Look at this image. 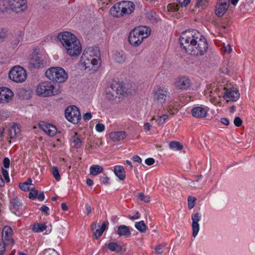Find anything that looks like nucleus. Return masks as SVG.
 Instances as JSON below:
<instances>
[{
    "instance_id": "13d9d810",
    "label": "nucleus",
    "mask_w": 255,
    "mask_h": 255,
    "mask_svg": "<svg viewBox=\"0 0 255 255\" xmlns=\"http://www.w3.org/2000/svg\"><path fill=\"white\" fill-rule=\"evenodd\" d=\"M181 6H186L190 2L191 0H177Z\"/></svg>"
},
{
    "instance_id": "69168bd1",
    "label": "nucleus",
    "mask_w": 255,
    "mask_h": 255,
    "mask_svg": "<svg viewBox=\"0 0 255 255\" xmlns=\"http://www.w3.org/2000/svg\"><path fill=\"white\" fill-rule=\"evenodd\" d=\"M132 159L134 162L138 163H141L142 161L141 158L137 155L133 156Z\"/></svg>"
},
{
    "instance_id": "ea45409f",
    "label": "nucleus",
    "mask_w": 255,
    "mask_h": 255,
    "mask_svg": "<svg viewBox=\"0 0 255 255\" xmlns=\"http://www.w3.org/2000/svg\"><path fill=\"white\" fill-rule=\"evenodd\" d=\"M192 236L193 237L195 238L200 230V226L199 224H192Z\"/></svg>"
},
{
    "instance_id": "4c0bfd02",
    "label": "nucleus",
    "mask_w": 255,
    "mask_h": 255,
    "mask_svg": "<svg viewBox=\"0 0 255 255\" xmlns=\"http://www.w3.org/2000/svg\"><path fill=\"white\" fill-rule=\"evenodd\" d=\"M135 228L140 232L143 233L146 230V226L143 221L137 222L134 224Z\"/></svg>"
},
{
    "instance_id": "473e14b6",
    "label": "nucleus",
    "mask_w": 255,
    "mask_h": 255,
    "mask_svg": "<svg viewBox=\"0 0 255 255\" xmlns=\"http://www.w3.org/2000/svg\"><path fill=\"white\" fill-rule=\"evenodd\" d=\"M46 229L45 223H35L32 226V230L34 233H40Z\"/></svg>"
},
{
    "instance_id": "09e8293b",
    "label": "nucleus",
    "mask_w": 255,
    "mask_h": 255,
    "mask_svg": "<svg viewBox=\"0 0 255 255\" xmlns=\"http://www.w3.org/2000/svg\"><path fill=\"white\" fill-rule=\"evenodd\" d=\"M96 130L98 132H102L105 129V125L103 124L99 123L96 125Z\"/></svg>"
},
{
    "instance_id": "f03ea898",
    "label": "nucleus",
    "mask_w": 255,
    "mask_h": 255,
    "mask_svg": "<svg viewBox=\"0 0 255 255\" xmlns=\"http://www.w3.org/2000/svg\"><path fill=\"white\" fill-rule=\"evenodd\" d=\"M80 62L85 70L96 71L101 64L99 49L94 47L86 48L81 57Z\"/></svg>"
},
{
    "instance_id": "20e7f679",
    "label": "nucleus",
    "mask_w": 255,
    "mask_h": 255,
    "mask_svg": "<svg viewBox=\"0 0 255 255\" xmlns=\"http://www.w3.org/2000/svg\"><path fill=\"white\" fill-rule=\"evenodd\" d=\"M150 34L151 29L148 26H140L135 27L129 33L128 41L132 46H138Z\"/></svg>"
},
{
    "instance_id": "8fccbe9b",
    "label": "nucleus",
    "mask_w": 255,
    "mask_h": 255,
    "mask_svg": "<svg viewBox=\"0 0 255 255\" xmlns=\"http://www.w3.org/2000/svg\"><path fill=\"white\" fill-rule=\"evenodd\" d=\"M57 252L53 249H45L43 251V254L51 255H56L58 254Z\"/></svg>"
},
{
    "instance_id": "37998d69",
    "label": "nucleus",
    "mask_w": 255,
    "mask_h": 255,
    "mask_svg": "<svg viewBox=\"0 0 255 255\" xmlns=\"http://www.w3.org/2000/svg\"><path fill=\"white\" fill-rule=\"evenodd\" d=\"M8 31L6 28H0V42L3 41L6 38Z\"/></svg>"
},
{
    "instance_id": "4468645a",
    "label": "nucleus",
    "mask_w": 255,
    "mask_h": 255,
    "mask_svg": "<svg viewBox=\"0 0 255 255\" xmlns=\"http://www.w3.org/2000/svg\"><path fill=\"white\" fill-rule=\"evenodd\" d=\"M205 95L209 98L210 101L214 105H218L221 103V98L217 91V89L211 86L207 87L205 90Z\"/></svg>"
},
{
    "instance_id": "052dcab7",
    "label": "nucleus",
    "mask_w": 255,
    "mask_h": 255,
    "mask_svg": "<svg viewBox=\"0 0 255 255\" xmlns=\"http://www.w3.org/2000/svg\"><path fill=\"white\" fill-rule=\"evenodd\" d=\"M155 160L152 158H148L145 159V163L147 165H151L154 163Z\"/></svg>"
},
{
    "instance_id": "f704fd0d",
    "label": "nucleus",
    "mask_w": 255,
    "mask_h": 255,
    "mask_svg": "<svg viewBox=\"0 0 255 255\" xmlns=\"http://www.w3.org/2000/svg\"><path fill=\"white\" fill-rule=\"evenodd\" d=\"M169 146L170 149L174 151L180 150L183 147V145L179 142L176 141L170 142Z\"/></svg>"
},
{
    "instance_id": "680f3d73",
    "label": "nucleus",
    "mask_w": 255,
    "mask_h": 255,
    "mask_svg": "<svg viewBox=\"0 0 255 255\" xmlns=\"http://www.w3.org/2000/svg\"><path fill=\"white\" fill-rule=\"evenodd\" d=\"M224 50L226 53H230L232 51V48L229 44L224 46Z\"/></svg>"
},
{
    "instance_id": "423d86ee",
    "label": "nucleus",
    "mask_w": 255,
    "mask_h": 255,
    "mask_svg": "<svg viewBox=\"0 0 255 255\" xmlns=\"http://www.w3.org/2000/svg\"><path fill=\"white\" fill-rule=\"evenodd\" d=\"M45 76L49 80L57 83H63L67 79V73L60 67L49 68L46 70Z\"/></svg>"
},
{
    "instance_id": "7c9ffc66",
    "label": "nucleus",
    "mask_w": 255,
    "mask_h": 255,
    "mask_svg": "<svg viewBox=\"0 0 255 255\" xmlns=\"http://www.w3.org/2000/svg\"><path fill=\"white\" fill-rule=\"evenodd\" d=\"M19 187L22 191H27L34 188V185L32 184V180L28 178L25 182L19 183Z\"/></svg>"
},
{
    "instance_id": "aec40b11",
    "label": "nucleus",
    "mask_w": 255,
    "mask_h": 255,
    "mask_svg": "<svg viewBox=\"0 0 255 255\" xmlns=\"http://www.w3.org/2000/svg\"><path fill=\"white\" fill-rule=\"evenodd\" d=\"M12 230L9 226H5L2 231V241L5 242L6 244L12 245L14 241L12 238Z\"/></svg>"
},
{
    "instance_id": "338daca9",
    "label": "nucleus",
    "mask_w": 255,
    "mask_h": 255,
    "mask_svg": "<svg viewBox=\"0 0 255 255\" xmlns=\"http://www.w3.org/2000/svg\"><path fill=\"white\" fill-rule=\"evenodd\" d=\"M92 116L90 113H86L84 116L83 118L85 120H90L92 118Z\"/></svg>"
},
{
    "instance_id": "412c9836",
    "label": "nucleus",
    "mask_w": 255,
    "mask_h": 255,
    "mask_svg": "<svg viewBox=\"0 0 255 255\" xmlns=\"http://www.w3.org/2000/svg\"><path fill=\"white\" fill-rule=\"evenodd\" d=\"M229 2L230 0H219L215 11L218 16H222L225 14L229 7Z\"/></svg>"
},
{
    "instance_id": "58836bf2",
    "label": "nucleus",
    "mask_w": 255,
    "mask_h": 255,
    "mask_svg": "<svg viewBox=\"0 0 255 255\" xmlns=\"http://www.w3.org/2000/svg\"><path fill=\"white\" fill-rule=\"evenodd\" d=\"M165 250H167V248H165L164 245H158L155 248V253L156 254H166V253L165 252Z\"/></svg>"
},
{
    "instance_id": "bb28decb",
    "label": "nucleus",
    "mask_w": 255,
    "mask_h": 255,
    "mask_svg": "<svg viewBox=\"0 0 255 255\" xmlns=\"http://www.w3.org/2000/svg\"><path fill=\"white\" fill-rule=\"evenodd\" d=\"M20 126L15 123H13L9 129V135L11 139L16 138L20 133Z\"/></svg>"
},
{
    "instance_id": "cd10ccee",
    "label": "nucleus",
    "mask_w": 255,
    "mask_h": 255,
    "mask_svg": "<svg viewBox=\"0 0 255 255\" xmlns=\"http://www.w3.org/2000/svg\"><path fill=\"white\" fill-rule=\"evenodd\" d=\"M168 119V116L167 114L161 115L158 113L157 116H153L151 120H155L156 124L157 125L160 126L164 124Z\"/></svg>"
},
{
    "instance_id": "a19ab883",
    "label": "nucleus",
    "mask_w": 255,
    "mask_h": 255,
    "mask_svg": "<svg viewBox=\"0 0 255 255\" xmlns=\"http://www.w3.org/2000/svg\"><path fill=\"white\" fill-rule=\"evenodd\" d=\"M201 218V215L199 213L192 215L191 216V219L192 221V224H199L198 222L200 221Z\"/></svg>"
},
{
    "instance_id": "39448f33",
    "label": "nucleus",
    "mask_w": 255,
    "mask_h": 255,
    "mask_svg": "<svg viewBox=\"0 0 255 255\" xmlns=\"http://www.w3.org/2000/svg\"><path fill=\"white\" fill-rule=\"evenodd\" d=\"M60 87L56 89L54 85L49 81H44L39 83L37 86L36 92L37 95L42 97H47L56 95L60 93Z\"/></svg>"
},
{
    "instance_id": "9b49d317",
    "label": "nucleus",
    "mask_w": 255,
    "mask_h": 255,
    "mask_svg": "<svg viewBox=\"0 0 255 255\" xmlns=\"http://www.w3.org/2000/svg\"><path fill=\"white\" fill-rule=\"evenodd\" d=\"M65 117L71 123H78L81 120V114L78 108L75 106H69L65 110Z\"/></svg>"
},
{
    "instance_id": "a18cd8bd",
    "label": "nucleus",
    "mask_w": 255,
    "mask_h": 255,
    "mask_svg": "<svg viewBox=\"0 0 255 255\" xmlns=\"http://www.w3.org/2000/svg\"><path fill=\"white\" fill-rule=\"evenodd\" d=\"M38 195V191L34 190V188L31 189L30 192L28 194V197L31 199H34Z\"/></svg>"
},
{
    "instance_id": "f3484780",
    "label": "nucleus",
    "mask_w": 255,
    "mask_h": 255,
    "mask_svg": "<svg viewBox=\"0 0 255 255\" xmlns=\"http://www.w3.org/2000/svg\"><path fill=\"white\" fill-rule=\"evenodd\" d=\"M10 8L17 13L22 12L27 8L26 0H10Z\"/></svg>"
},
{
    "instance_id": "3c124183",
    "label": "nucleus",
    "mask_w": 255,
    "mask_h": 255,
    "mask_svg": "<svg viewBox=\"0 0 255 255\" xmlns=\"http://www.w3.org/2000/svg\"><path fill=\"white\" fill-rule=\"evenodd\" d=\"M10 116V113L7 111H2L0 113V116L2 120H5Z\"/></svg>"
},
{
    "instance_id": "a878e982",
    "label": "nucleus",
    "mask_w": 255,
    "mask_h": 255,
    "mask_svg": "<svg viewBox=\"0 0 255 255\" xmlns=\"http://www.w3.org/2000/svg\"><path fill=\"white\" fill-rule=\"evenodd\" d=\"M110 139L114 142L119 141L125 139L127 136V133L125 131H115L110 133Z\"/></svg>"
},
{
    "instance_id": "6ab92c4d",
    "label": "nucleus",
    "mask_w": 255,
    "mask_h": 255,
    "mask_svg": "<svg viewBox=\"0 0 255 255\" xmlns=\"http://www.w3.org/2000/svg\"><path fill=\"white\" fill-rule=\"evenodd\" d=\"M39 127L50 136H54L57 132V128L55 126L44 122H40Z\"/></svg>"
},
{
    "instance_id": "c756f323",
    "label": "nucleus",
    "mask_w": 255,
    "mask_h": 255,
    "mask_svg": "<svg viewBox=\"0 0 255 255\" xmlns=\"http://www.w3.org/2000/svg\"><path fill=\"white\" fill-rule=\"evenodd\" d=\"M117 233L120 236H129L131 234L129 228L126 225L119 226Z\"/></svg>"
},
{
    "instance_id": "de8ad7c7",
    "label": "nucleus",
    "mask_w": 255,
    "mask_h": 255,
    "mask_svg": "<svg viewBox=\"0 0 255 255\" xmlns=\"http://www.w3.org/2000/svg\"><path fill=\"white\" fill-rule=\"evenodd\" d=\"M178 8H179V6L175 3L169 4L167 6V9L169 11H173V12L177 11L178 10Z\"/></svg>"
},
{
    "instance_id": "4d7b16f0",
    "label": "nucleus",
    "mask_w": 255,
    "mask_h": 255,
    "mask_svg": "<svg viewBox=\"0 0 255 255\" xmlns=\"http://www.w3.org/2000/svg\"><path fill=\"white\" fill-rule=\"evenodd\" d=\"M2 175H3V177H4L6 182H9L10 180V179L9 177L8 171L2 168Z\"/></svg>"
},
{
    "instance_id": "49530a36",
    "label": "nucleus",
    "mask_w": 255,
    "mask_h": 255,
    "mask_svg": "<svg viewBox=\"0 0 255 255\" xmlns=\"http://www.w3.org/2000/svg\"><path fill=\"white\" fill-rule=\"evenodd\" d=\"M195 201H196V198H194V197H190L188 198V208L190 209H191L192 208H193L194 207V206H195Z\"/></svg>"
},
{
    "instance_id": "c03bdc74",
    "label": "nucleus",
    "mask_w": 255,
    "mask_h": 255,
    "mask_svg": "<svg viewBox=\"0 0 255 255\" xmlns=\"http://www.w3.org/2000/svg\"><path fill=\"white\" fill-rule=\"evenodd\" d=\"M137 197L140 200L143 201L145 202L148 203L150 201V197L148 196H145L142 193H138Z\"/></svg>"
},
{
    "instance_id": "a211bd4d",
    "label": "nucleus",
    "mask_w": 255,
    "mask_h": 255,
    "mask_svg": "<svg viewBox=\"0 0 255 255\" xmlns=\"http://www.w3.org/2000/svg\"><path fill=\"white\" fill-rule=\"evenodd\" d=\"M223 97L227 102L237 101L240 97V93L238 90L234 88L225 89Z\"/></svg>"
},
{
    "instance_id": "2eb2a0df",
    "label": "nucleus",
    "mask_w": 255,
    "mask_h": 255,
    "mask_svg": "<svg viewBox=\"0 0 255 255\" xmlns=\"http://www.w3.org/2000/svg\"><path fill=\"white\" fill-rule=\"evenodd\" d=\"M174 86L177 89L187 90L191 87V81L188 77L180 76L176 79Z\"/></svg>"
},
{
    "instance_id": "1a4fd4ad",
    "label": "nucleus",
    "mask_w": 255,
    "mask_h": 255,
    "mask_svg": "<svg viewBox=\"0 0 255 255\" xmlns=\"http://www.w3.org/2000/svg\"><path fill=\"white\" fill-rule=\"evenodd\" d=\"M198 40L197 43L195 44V46L192 47L193 50H190L188 54L193 56H202L207 52L208 44L206 38L202 35V37H200Z\"/></svg>"
},
{
    "instance_id": "f257e3e1",
    "label": "nucleus",
    "mask_w": 255,
    "mask_h": 255,
    "mask_svg": "<svg viewBox=\"0 0 255 255\" xmlns=\"http://www.w3.org/2000/svg\"><path fill=\"white\" fill-rule=\"evenodd\" d=\"M57 38L68 56L77 57L80 55L82 49V45L75 35L70 32L64 31L59 33Z\"/></svg>"
},
{
    "instance_id": "f8f14e48",
    "label": "nucleus",
    "mask_w": 255,
    "mask_h": 255,
    "mask_svg": "<svg viewBox=\"0 0 255 255\" xmlns=\"http://www.w3.org/2000/svg\"><path fill=\"white\" fill-rule=\"evenodd\" d=\"M9 209L13 214L20 216L24 213V207L22 201L18 197H15L10 202Z\"/></svg>"
},
{
    "instance_id": "864d4df0",
    "label": "nucleus",
    "mask_w": 255,
    "mask_h": 255,
    "mask_svg": "<svg viewBox=\"0 0 255 255\" xmlns=\"http://www.w3.org/2000/svg\"><path fill=\"white\" fill-rule=\"evenodd\" d=\"M5 245H7L5 242L2 241V242H0V255H2L5 249Z\"/></svg>"
},
{
    "instance_id": "e2e57ef3",
    "label": "nucleus",
    "mask_w": 255,
    "mask_h": 255,
    "mask_svg": "<svg viewBox=\"0 0 255 255\" xmlns=\"http://www.w3.org/2000/svg\"><path fill=\"white\" fill-rule=\"evenodd\" d=\"M140 215L138 212H136L135 214L132 216H129V219L131 220L138 219L140 218Z\"/></svg>"
},
{
    "instance_id": "79ce46f5",
    "label": "nucleus",
    "mask_w": 255,
    "mask_h": 255,
    "mask_svg": "<svg viewBox=\"0 0 255 255\" xmlns=\"http://www.w3.org/2000/svg\"><path fill=\"white\" fill-rule=\"evenodd\" d=\"M52 174L57 181L60 180L61 176L57 167L54 166L52 167Z\"/></svg>"
},
{
    "instance_id": "dca6fc26",
    "label": "nucleus",
    "mask_w": 255,
    "mask_h": 255,
    "mask_svg": "<svg viewBox=\"0 0 255 255\" xmlns=\"http://www.w3.org/2000/svg\"><path fill=\"white\" fill-rule=\"evenodd\" d=\"M13 96V92L8 88H0V103L6 104L11 101Z\"/></svg>"
},
{
    "instance_id": "72a5a7b5",
    "label": "nucleus",
    "mask_w": 255,
    "mask_h": 255,
    "mask_svg": "<svg viewBox=\"0 0 255 255\" xmlns=\"http://www.w3.org/2000/svg\"><path fill=\"white\" fill-rule=\"evenodd\" d=\"M108 248L112 252L120 253L122 251V248L121 246L114 242L109 243L108 245Z\"/></svg>"
},
{
    "instance_id": "5701e85b",
    "label": "nucleus",
    "mask_w": 255,
    "mask_h": 255,
    "mask_svg": "<svg viewBox=\"0 0 255 255\" xmlns=\"http://www.w3.org/2000/svg\"><path fill=\"white\" fill-rule=\"evenodd\" d=\"M122 9L123 15L129 14L132 12L134 9L135 6L134 3L130 1H121Z\"/></svg>"
},
{
    "instance_id": "b1692460",
    "label": "nucleus",
    "mask_w": 255,
    "mask_h": 255,
    "mask_svg": "<svg viewBox=\"0 0 255 255\" xmlns=\"http://www.w3.org/2000/svg\"><path fill=\"white\" fill-rule=\"evenodd\" d=\"M70 141L72 146L76 148H79L81 147L84 139L82 138L80 134L77 132H75L73 135L71 136Z\"/></svg>"
},
{
    "instance_id": "6e6d98bb",
    "label": "nucleus",
    "mask_w": 255,
    "mask_h": 255,
    "mask_svg": "<svg viewBox=\"0 0 255 255\" xmlns=\"http://www.w3.org/2000/svg\"><path fill=\"white\" fill-rule=\"evenodd\" d=\"M235 125L237 127H240L242 124V120L239 117H236L234 121Z\"/></svg>"
},
{
    "instance_id": "5fc2aeb1",
    "label": "nucleus",
    "mask_w": 255,
    "mask_h": 255,
    "mask_svg": "<svg viewBox=\"0 0 255 255\" xmlns=\"http://www.w3.org/2000/svg\"><path fill=\"white\" fill-rule=\"evenodd\" d=\"M3 166L5 168H8L10 164V160L8 157H4L3 160Z\"/></svg>"
},
{
    "instance_id": "393cba45",
    "label": "nucleus",
    "mask_w": 255,
    "mask_h": 255,
    "mask_svg": "<svg viewBox=\"0 0 255 255\" xmlns=\"http://www.w3.org/2000/svg\"><path fill=\"white\" fill-rule=\"evenodd\" d=\"M121 1L115 4L110 9L111 14L114 17H120L123 16Z\"/></svg>"
},
{
    "instance_id": "6e6552de",
    "label": "nucleus",
    "mask_w": 255,
    "mask_h": 255,
    "mask_svg": "<svg viewBox=\"0 0 255 255\" xmlns=\"http://www.w3.org/2000/svg\"><path fill=\"white\" fill-rule=\"evenodd\" d=\"M152 98L158 105H163L169 98L170 93L168 89L163 86L154 89L152 93Z\"/></svg>"
},
{
    "instance_id": "774afa93",
    "label": "nucleus",
    "mask_w": 255,
    "mask_h": 255,
    "mask_svg": "<svg viewBox=\"0 0 255 255\" xmlns=\"http://www.w3.org/2000/svg\"><path fill=\"white\" fill-rule=\"evenodd\" d=\"M151 127V125L149 123H146L144 124L143 128L145 130L149 131Z\"/></svg>"
},
{
    "instance_id": "ddd939ff",
    "label": "nucleus",
    "mask_w": 255,
    "mask_h": 255,
    "mask_svg": "<svg viewBox=\"0 0 255 255\" xmlns=\"http://www.w3.org/2000/svg\"><path fill=\"white\" fill-rule=\"evenodd\" d=\"M27 67L32 70L34 69H40L44 67V63L40 57L37 54H32L27 60Z\"/></svg>"
},
{
    "instance_id": "0eeeda50",
    "label": "nucleus",
    "mask_w": 255,
    "mask_h": 255,
    "mask_svg": "<svg viewBox=\"0 0 255 255\" xmlns=\"http://www.w3.org/2000/svg\"><path fill=\"white\" fill-rule=\"evenodd\" d=\"M26 70L20 66H14L8 72V77L12 81L17 83L24 82L27 78Z\"/></svg>"
},
{
    "instance_id": "0e129e2a",
    "label": "nucleus",
    "mask_w": 255,
    "mask_h": 255,
    "mask_svg": "<svg viewBox=\"0 0 255 255\" xmlns=\"http://www.w3.org/2000/svg\"><path fill=\"white\" fill-rule=\"evenodd\" d=\"M108 225H109V223L108 221H105L104 222L101 227L100 228L103 232H104V231L107 229L108 228Z\"/></svg>"
},
{
    "instance_id": "9d476101",
    "label": "nucleus",
    "mask_w": 255,
    "mask_h": 255,
    "mask_svg": "<svg viewBox=\"0 0 255 255\" xmlns=\"http://www.w3.org/2000/svg\"><path fill=\"white\" fill-rule=\"evenodd\" d=\"M117 86L112 85L110 88H108L106 90V97L109 100H112L114 99L116 96V93L119 95H125L127 94L126 89L128 87V85L118 84Z\"/></svg>"
},
{
    "instance_id": "e433bc0d",
    "label": "nucleus",
    "mask_w": 255,
    "mask_h": 255,
    "mask_svg": "<svg viewBox=\"0 0 255 255\" xmlns=\"http://www.w3.org/2000/svg\"><path fill=\"white\" fill-rule=\"evenodd\" d=\"M10 8V0H0V11H4Z\"/></svg>"
},
{
    "instance_id": "bf43d9fd",
    "label": "nucleus",
    "mask_w": 255,
    "mask_h": 255,
    "mask_svg": "<svg viewBox=\"0 0 255 255\" xmlns=\"http://www.w3.org/2000/svg\"><path fill=\"white\" fill-rule=\"evenodd\" d=\"M40 210L42 212L46 213L47 215L49 214V208L46 205H43L40 208Z\"/></svg>"
},
{
    "instance_id": "603ef678",
    "label": "nucleus",
    "mask_w": 255,
    "mask_h": 255,
    "mask_svg": "<svg viewBox=\"0 0 255 255\" xmlns=\"http://www.w3.org/2000/svg\"><path fill=\"white\" fill-rule=\"evenodd\" d=\"M92 230L94 232V234L95 236L96 237V238H99L103 233V231L99 227V228L96 229L95 231L94 230L93 227H92Z\"/></svg>"
},
{
    "instance_id": "c85d7f7f",
    "label": "nucleus",
    "mask_w": 255,
    "mask_h": 255,
    "mask_svg": "<svg viewBox=\"0 0 255 255\" xmlns=\"http://www.w3.org/2000/svg\"><path fill=\"white\" fill-rule=\"evenodd\" d=\"M114 173L121 180H124L126 178V172L122 166H115L114 167Z\"/></svg>"
},
{
    "instance_id": "7ed1b4c3",
    "label": "nucleus",
    "mask_w": 255,
    "mask_h": 255,
    "mask_svg": "<svg viewBox=\"0 0 255 255\" xmlns=\"http://www.w3.org/2000/svg\"><path fill=\"white\" fill-rule=\"evenodd\" d=\"M200 37H202V34L197 30H185L181 33L179 39L181 46L188 54L191 49L193 50L192 47L195 46Z\"/></svg>"
},
{
    "instance_id": "2f4dec72",
    "label": "nucleus",
    "mask_w": 255,
    "mask_h": 255,
    "mask_svg": "<svg viewBox=\"0 0 255 255\" xmlns=\"http://www.w3.org/2000/svg\"><path fill=\"white\" fill-rule=\"evenodd\" d=\"M104 169L99 165H93L90 167V174L93 176H96L102 172Z\"/></svg>"
},
{
    "instance_id": "c9c22d12",
    "label": "nucleus",
    "mask_w": 255,
    "mask_h": 255,
    "mask_svg": "<svg viewBox=\"0 0 255 255\" xmlns=\"http://www.w3.org/2000/svg\"><path fill=\"white\" fill-rule=\"evenodd\" d=\"M114 60L119 63H123L125 61L126 56L124 52H117L114 55Z\"/></svg>"
},
{
    "instance_id": "4be33fe9",
    "label": "nucleus",
    "mask_w": 255,
    "mask_h": 255,
    "mask_svg": "<svg viewBox=\"0 0 255 255\" xmlns=\"http://www.w3.org/2000/svg\"><path fill=\"white\" fill-rule=\"evenodd\" d=\"M191 114L195 118H203L206 117L207 110L204 107L197 106L192 109Z\"/></svg>"
}]
</instances>
